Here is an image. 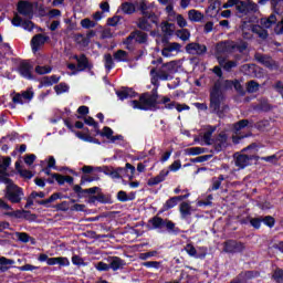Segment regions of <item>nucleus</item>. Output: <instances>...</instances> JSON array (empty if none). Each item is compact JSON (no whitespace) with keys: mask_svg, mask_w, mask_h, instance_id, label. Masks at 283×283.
<instances>
[{"mask_svg":"<svg viewBox=\"0 0 283 283\" xmlns=\"http://www.w3.org/2000/svg\"><path fill=\"white\" fill-rule=\"evenodd\" d=\"M247 48H249V45L245 42H242L238 46L233 42H220L219 44H217V59L221 67L229 71L238 65L234 61L227 62V60L222 57V54H229L231 52H234V50H238L241 53L247 52Z\"/></svg>","mask_w":283,"mask_h":283,"instance_id":"f257e3e1","label":"nucleus"},{"mask_svg":"<svg viewBox=\"0 0 283 283\" xmlns=\"http://www.w3.org/2000/svg\"><path fill=\"white\" fill-rule=\"evenodd\" d=\"M180 67H182V62L180 60H175L163 64L158 72H156V69H151V84L158 85V78L160 81H171V78H174V74H176Z\"/></svg>","mask_w":283,"mask_h":283,"instance_id":"f03ea898","label":"nucleus"},{"mask_svg":"<svg viewBox=\"0 0 283 283\" xmlns=\"http://www.w3.org/2000/svg\"><path fill=\"white\" fill-rule=\"evenodd\" d=\"M163 98H166V96H159L158 88H155L151 95L146 93L139 97V101H132L130 106L133 109H158V105H163L160 103Z\"/></svg>","mask_w":283,"mask_h":283,"instance_id":"7ed1b4c3","label":"nucleus"},{"mask_svg":"<svg viewBox=\"0 0 283 283\" xmlns=\"http://www.w3.org/2000/svg\"><path fill=\"white\" fill-rule=\"evenodd\" d=\"M0 182H3L7 185L6 187V198L9 200V202H12L13 205H19L21 200H23V189H21L19 186L14 185L12 180L8 177H2Z\"/></svg>","mask_w":283,"mask_h":283,"instance_id":"20e7f679","label":"nucleus"},{"mask_svg":"<svg viewBox=\"0 0 283 283\" xmlns=\"http://www.w3.org/2000/svg\"><path fill=\"white\" fill-rule=\"evenodd\" d=\"M222 101H224V96H222V84H220V82H217L210 92L211 109L218 112V109H220Z\"/></svg>","mask_w":283,"mask_h":283,"instance_id":"39448f33","label":"nucleus"},{"mask_svg":"<svg viewBox=\"0 0 283 283\" xmlns=\"http://www.w3.org/2000/svg\"><path fill=\"white\" fill-rule=\"evenodd\" d=\"M127 171H130V175H128V180H134V174H136V167H134L132 164L127 163L125 168H116L112 169L107 172V176H111L114 180L118 178H123Z\"/></svg>","mask_w":283,"mask_h":283,"instance_id":"423d86ee","label":"nucleus"},{"mask_svg":"<svg viewBox=\"0 0 283 283\" xmlns=\"http://www.w3.org/2000/svg\"><path fill=\"white\" fill-rule=\"evenodd\" d=\"M235 10L241 17H247L250 12H258V6L255 2L239 0Z\"/></svg>","mask_w":283,"mask_h":283,"instance_id":"0eeeda50","label":"nucleus"},{"mask_svg":"<svg viewBox=\"0 0 283 283\" xmlns=\"http://www.w3.org/2000/svg\"><path fill=\"white\" fill-rule=\"evenodd\" d=\"M147 43V33L143 31H135L129 34L124 41V45H127V50H132V43Z\"/></svg>","mask_w":283,"mask_h":283,"instance_id":"6e6552de","label":"nucleus"},{"mask_svg":"<svg viewBox=\"0 0 283 283\" xmlns=\"http://www.w3.org/2000/svg\"><path fill=\"white\" fill-rule=\"evenodd\" d=\"M142 13L150 19L153 23H158V15L154 13V3H147V1H142L139 4Z\"/></svg>","mask_w":283,"mask_h":283,"instance_id":"1a4fd4ad","label":"nucleus"},{"mask_svg":"<svg viewBox=\"0 0 283 283\" xmlns=\"http://www.w3.org/2000/svg\"><path fill=\"white\" fill-rule=\"evenodd\" d=\"M34 98V92L31 90L24 91L22 94L17 93L12 96V102L14 105H24V103H30Z\"/></svg>","mask_w":283,"mask_h":283,"instance_id":"9d476101","label":"nucleus"},{"mask_svg":"<svg viewBox=\"0 0 283 283\" xmlns=\"http://www.w3.org/2000/svg\"><path fill=\"white\" fill-rule=\"evenodd\" d=\"M159 103H161V105H165L166 109H177V112L189 111V105L171 102V98L167 96L161 97V101Z\"/></svg>","mask_w":283,"mask_h":283,"instance_id":"9b49d317","label":"nucleus"},{"mask_svg":"<svg viewBox=\"0 0 283 283\" xmlns=\"http://www.w3.org/2000/svg\"><path fill=\"white\" fill-rule=\"evenodd\" d=\"M242 30H243V39H251V32H253L254 34H258L260 39H266V36H269V33L266 32V30H264V28L260 25H253L250 28L249 32H247V24H244Z\"/></svg>","mask_w":283,"mask_h":283,"instance_id":"f8f14e48","label":"nucleus"},{"mask_svg":"<svg viewBox=\"0 0 283 283\" xmlns=\"http://www.w3.org/2000/svg\"><path fill=\"white\" fill-rule=\"evenodd\" d=\"M18 12L22 14V17H27V19H32L34 14V7L30 2L20 1L18 3Z\"/></svg>","mask_w":283,"mask_h":283,"instance_id":"ddd939ff","label":"nucleus"},{"mask_svg":"<svg viewBox=\"0 0 283 283\" xmlns=\"http://www.w3.org/2000/svg\"><path fill=\"white\" fill-rule=\"evenodd\" d=\"M48 41H50V36L45 35V34L34 35L31 40V48H32L33 52H39V50H41V48H43V45H45V43H48Z\"/></svg>","mask_w":283,"mask_h":283,"instance_id":"4468645a","label":"nucleus"},{"mask_svg":"<svg viewBox=\"0 0 283 283\" xmlns=\"http://www.w3.org/2000/svg\"><path fill=\"white\" fill-rule=\"evenodd\" d=\"M186 52L193 56H200L207 52V46L205 44L192 42L186 46Z\"/></svg>","mask_w":283,"mask_h":283,"instance_id":"2eb2a0df","label":"nucleus"},{"mask_svg":"<svg viewBox=\"0 0 283 283\" xmlns=\"http://www.w3.org/2000/svg\"><path fill=\"white\" fill-rule=\"evenodd\" d=\"M245 247L244 243L242 242H237V241H227L224 243L223 251L226 253H242L244 251Z\"/></svg>","mask_w":283,"mask_h":283,"instance_id":"dca6fc26","label":"nucleus"},{"mask_svg":"<svg viewBox=\"0 0 283 283\" xmlns=\"http://www.w3.org/2000/svg\"><path fill=\"white\" fill-rule=\"evenodd\" d=\"M11 23L15 28H19L21 25L24 30H28L29 32H32V30H34V23H32V21H23V19H21L20 15L17 13L11 20Z\"/></svg>","mask_w":283,"mask_h":283,"instance_id":"f3484780","label":"nucleus"},{"mask_svg":"<svg viewBox=\"0 0 283 283\" xmlns=\"http://www.w3.org/2000/svg\"><path fill=\"white\" fill-rule=\"evenodd\" d=\"M253 158V155H245L244 153L235 155V166L239 167V169H244V167H249L251 165V159Z\"/></svg>","mask_w":283,"mask_h":283,"instance_id":"a211bd4d","label":"nucleus"},{"mask_svg":"<svg viewBox=\"0 0 283 283\" xmlns=\"http://www.w3.org/2000/svg\"><path fill=\"white\" fill-rule=\"evenodd\" d=\"M180 48L181 46L179 43H176V42L169 43L168 45H166L163 49L161 54L166 59H169V57L174 56V52H180Z\"/></svg>","mask_w":283,"mask_h":283,"instance_id":"6ab92c4d","label":"nucleus"},{"mask_svg":"<svg viewBox=\"0 0 283 283\" xmlns=\"http://www.w3.org/2000/svg\"><path fill=\"white\" fill-rule=\"evenodd\" d=\"M19 73L23 78H32V65L28 62H22L19 66Z\"/></svg>","mask_w":283,"mask_h":283,"instance_id":"aec40b11","label":"nucleus"},{"mask_svg":"<svg viewBox=\"0 0 283 283\" xmlns=\"http://www.w3.org/2000/svg\"><path fill=\"white\" fill-rule=\"evenodd\" d=\"M169 176V170H161L158 176L150 178L148 180L149 187H154L155 185H160L164 180Z\"/></svg>","mask_w":283,"mask_h":283,"instance_id":"412c9836","label":"nucleus"},{"mask_svg":"<svg viewBox=\"0 0 283 283\" xmlns=\"http://www.w3.org/2000/svg\"><path fill=\"white\" fill-rule=\"evenodd\" d=\"M52 72V65L44 64L41 59L38 60V65L35 66V73L43 75L50 74Z\"/></svg>","mask_w":283,"mask_h":283,"instance_id":"4be33fe9","label":"nucleus"},{"mask_svg":"<svg viewBox=\"0 0 283 283\" xmlns=\"http://www.w3.org/2000/svg\"><path fill=\"white\" fill-rule=\"evenodd\" d=\"M213 132H216V127L208 126L206 128V132L202 135V140L205 145H213V139L211 136H213Z\"/></svg>","mask_w":283,"mask_h":283,"instance_id":"5701e85b","label":"nucleus"},{"mask_svg":"<svg viewBox=\"0 0 283 283\" xmlns=\"http://www.w3.org/2000/svg\"><path fill=\"white\" fill-rule=\"evenodd\" d=\"M113 56L117 63H127L129 61V53L127 51L118 50Z\"/></svg>","mask_w":283,"mask_h":283,"instance_id":"b1692460","label":"nucleus"},{"mask_svg":"<svg viewBox=\"0 0 283 283\" xmlns=\"http://www.w3.org/2000/svg\"><path fill=\"white\" fill-rule=\"evenodd\" d=\"M151 24L158 25V22H153L151 19L144 15V18L139 19L137 25L140 30H149Z\"/></svg>","mask_w":283,"mask_h":283,"instance_id":"393cba45","label":"nucleus"},{"mask_svg":"<svg viewBox=\"0 0 283 283\" xmlns=\"http://www.w3.org/2000/svg\"><path fill=\"white\" fill-rule=\"evenodd\" d=\"M188 19L190 21H193L195 23L200 22L202 19H205V15L202 14V12L198 11V10H189L188 11Z\"/></svg>","mask_w":283,"mask_h":283,"instance_id":"a878e982","label":"nucleus"},{"mask_svg":"<svg viewBox=\"0 0 283 283\" xmlns=\"http://www.w3.org/2000/svg\"><path fill=\"white\" fill-rule=\"evenodd\" d=\"M255 59L256 61H259V63L265 65V67H270V70H273V67H275V62H273L271 57H266L265 55H256Z\"/></svg>","mask_w":283,"mask_h":283,"instance_id":"bb28decb","label":"nucleus"},{"mask_svg":"<svg viewBox=\"0 0 283 283\" xmlns=\"http://www.w3.org/2000/svg\"><path fill=\"white\" fill-rule=\"evenodd\" d=\"M116 94L119 101H125V98L134 97L135 92L132 88H123L122 91H117Z\"/></svg>","mask_w":283,"mask_h":283,"instance_id":"cd10ccee","label":"nucleus"},{"mask_svg":"<svg viewBox=\"0 0 283 283\" xmlns=\"http://www.w3.org/2000/svg\"><path fill=\"white\" fill-rule=\"evenodd\" d=\"M148 224L151 229H163V227H165V220L160 217H155L148 221Z\"/></svg>","mask_w":283,"mask_h":283,"instance_id":"c85d7f7f","label":"nucleus"},{"mask_svg":"<svg viewBox=\"0 0 283 283\" xmlns=\"http://www.w3.org/2000/svg\"><path fill=\"white\" fill-rule=\"evenodd\" d=\"M123 266H125V262H123V260H120V258L114 256L112 259L109 269H112L113 271H118V269H123Z\"/></svg>","mask_w":283,"mask_h":283,"instance_id":"c756f323","label":"nucleus"},{"mask_svg":"<svg viewBox=\"0 0 283 283\" xmlns=\"http://www.w3.org/2000/svg\"><path fill=\"white\" fill-rule=\"evenodd\" d=\"M120 10L124 14H134V12H136V6L132 2H124L120 6Z\"/></svg>","mask_w":283,"mask_h":283,"instance_id":"7c9ffc66","label":"nucleus"},{"mask_svg":"<svg viewBox=\"0 0 283 283\" xmlns=\"http://www.w3.org/2000/svg\"><path fill=\"white\" fill-rule=\"evenodd\" d=\"M76 61H77V71L78 72H83V70H87V57L85 55H81V56H75Z\"/></svg>","mask_w":283,"mask_h":283,"instance_id":"2f4dec72","label":"nucleus"},{"mask_svg":"<svg viewBox=\"0 0 283 283\" xmlns=\"http://www.w3.org/2000/svg\"><path fill=\"white\" fill-rule=\"evenodd\" d=\"M136 198L135 193H130L128 195L127 192L120 190L117 193V200H119V202H128V200H134Z\"/></svg>","mask_w":283,"mask_h":283,"instance_id":"473e14b6","label":"nucleus"},{"mask_svg":"<svg viewBox=\"0 0 283 283\" xmlns=\"http://www.w3.org/2000/svg\"><path fill=\"white\" fill-rule=\"evenodd\" d=\"M179 211L181 213V218H187V216H191V205L188 202H182L179 207Z\"/></svg>","mask_w":283,"mask_h":283,"instance_id":"72a5a7b5","label":"nucleus"},{"mask_svg":"<svg viewBox=\"0 0 283 283\" xmlns=\"http://www.w3.org/2000/svg\"><path fill=\"white\" fill-rule=\"evenodd\" d=\"M104 65L107 72H111L114 69V59L112 57V54L107 53L104 55Z\"/></svg>","mask_w":283,"mask_h":283,"instance_id":"f704fd0d","label":"nucleus"},{"mask_svg":"<svg viewBox=\"0 0 283 283\" xmlns=\"http://www.w3.org/2000/svg\"><path fill=\"white\" fill-rule=\"evenodd\" d=\"M277 21V18L275 14H271L269 18L261 19V25L264 28H271L272 23H275Z\"/></svg>","mask_w":283,"mask_h":283,"instance_id":"c9c22d12","label":"nucleus"},{"mask_svg":"<svg viewBox=\"0 0 283 283\" xmlns=\"http://www.w3.org/2000/svg\"><path fill=\"white\" fill-rule=\"evenodd\" d=\"M186 154L188 156H200V154H205V148L202 147H191L186 149Z\"/></svg>","mask_w":283,"mask_h":283,"instance_id":"e433bc0d","label":"nucleus"},{"mask_svg":"<svg viewBox=\"0 0 283 283\" xmlns=\"http://www.w3.org/2000/svg\"><path fill=\"white\" fill-rule=\"evenodd\" d=\"M185 251H186V253H188V255H190V258H196V259H198V251H197V248L193 247V244L188 243V244L185 247Z\"/></svg>","mask_w":283,"mask_h":283,"instance_id":"4c0bfd02","label":"nucleus"},{"mask_svg":"<svg viewBox=\"0 0 283 283\" xmlns=\"http://www.w3.org/2000/svg\"><path fill=\"white\" fill-rule=\"evenodd\" d=\"M54 90H55L56 94H65L66 92H70V85H67L65 83H60L54 86Z\"/></svg>","mask_w":283,"mask_h":283,"instance_id":"58836bf2","label":"nucleus"},{"mask_svg":"<svg viewBox=\"0 0 283 283\" xmlns=\"http://www.w3.org/2000/svg\"><path fill=\"white\" fill-rule=\"evenodd\" d=\"M177 36L181 39V41H189L191 33H189V30L184 29V30L177 31Z\"/></svg>","mask_w":283,"mask_h":283,"instance_id":"ea45409f","label":"nucleus"},{"mask_svg":"<svg viewBox=\"0 0 283 283\" xmlns=\"http://www.w3.org/2000/svg\"><path fill=\"white\" fill-rule=\"evenodd\" d=\"M178 205V201H176V198L172 197L168 199L164 205V211H169V209H174Z\"/></svg>","mask_w":283,"mask_h":283,"instance_id":"a19ab883","label":"nucleus"},{"mask_svg":"<svg viewBox=\"0 0 283 283\" xmlns=\"http://www.w3.org/2000/svg\"><path fill=\"white\" fill-rule=\"evenodd\" d=\"M222 180H224V176L220 175L218 178H214L212 180V191H218L220 189V186L222 185Z\"/></svg>","mask_w":283,"mask_h":283,"instance_id":"79ce46f5","label":"nucleus"},{"mask_svg":"<svg viewBox=\"0 0 283 283\" xmlns=\"http://www.w3.org/2000/svg\"><path fill=\"white\" fill-rule=\"evenodd\" d=\"M174 21H177V24L179 25V28H187V20L185 19V17H182V14H176L174 17Z\"/></svg>","mask_w":283,"mask_h":283,"instance_id":"37998d69","label":"nucleus"},{"mask_svg":"<svg viewBox=\"0 0 283 283\" xmlns=\"http://www.w3.org/2000/svg\"><path fill=\"white\" fill-rule=\"evenodd\" d=\"M247 90L250 94H254V92H258V90H260V84H258V82H255V81H250L248 83Z\"/></svg>","mask_w":283,"mask_h":283,"instance_id":"c03bdc74","label":"nucleus"},{"mask_svg":"<svg viewBox=\"0 0 283 283\" xmlns=\"http://www.w3.org/2000/svg\"><path fill=\"white\" fill-rule=\"evenodd\" d=\"M273 280L277 283L283 282V270L282 269H276L272 275Z\"/></svg>","mask_w":283,"mask_h":283,"instance_id":"a18cd8bd","label":"nucleus"},{"mask_svg":"<svg viewBox=\"0 0 283 283\" xmlns=\"http://www.w3.org/2000/svg\"><path fill=\"white\" fill-rule=\"evenodd\" d=\"M249 126V120L242 119L239 123L234 125V132L238 134V132H241V129H244V127Z\"/></svg>","mask_w":283,"mask_h":283,"instance_id":"49530a36","label":"nucleus"},{"mask_svg":"<svg viewBox=\"0 0 283 283\" xmlns=\"http://www.w3.org/2000/svg\"><path fill=\"white\" fill-rule=\"evenodd\" d=\"M161 30L163 32H165V34H172L174 32V24L172 23H169V22H165L163 25H161Z\"/></svg>","mask_w":283,"mask_h":283,"instance_id":"de8ad7c7","label":"nucleus"},{"mask_svg":"<svg viewBox=\"0 0 283 283\" xmlns=\"http://www.w3.org/2000/svg\"><path fill=\"white\" fill-rule=\"evenodd\" d=\"M24 213H30V211H27V210H15V211L7 213V216H10L11 218H19V219H21V218H23Z\"/></svg>","mask_w":283,"mask_h":283,"instance_id":"09e8293b","label":"nucleus"},{"mask_svg":"<svg viewBox=\"0 0 283 283\" xmlns=\"http://www.w3.org/2000/svg\"><path fill=\"white\" fill-rule=\"evenodd\" d=\"M81 25L82 28H85L86 30L90 29V28H95L96 27V22L90 20V19H83L81 21Z\"/></svg>","mask_w":283,"mask_h":283,"instance_id":"8fccbe9b","label":"nucleus"},{"mask_svg":"<svg viewBox=\"0 0 283 283\" xmlns=\"http://www.w3.org/2000/svg\"><path fill=\"white\" fill-rule=\"evenodd\" d=\"M166 12L168 14V21H174V18L176 17V11H174V6L168 4L166 7Z\"/></svg>","mask_w":283,"mask_h":283,"instance_id":"3c124183","label":"nucleus"},{"mask_svg":"<svg viewBox=\"0 0 283 283\" xmlns=\"http://www.w3.org/2000/svg\"><path fill=\"white\" fill-rule=\"evenodd\" d=\"M207 258V248L199 247L197 248V259L205 260Z\"/></svg>","mask_w":283,"mask_h":283,"instance_id":"603ef678","label":"nucleus"},{"mask_svg":"<svg viewBox=\"0 0 283 283\" xmlns=\"http://www.w3.org/2000/svg\"><path fill=\"white\" fill-rule=\"evenodd\" d=\"M15 238H18L20 242H30V235H28L25 232H17Z\"/></svg>","mask_w":283,"mask_h":283,"instance_id":"864d4df0","label":"nucleus"},{"mask_svg":"<svg viewBox=\"0 0 283 283\" xmlns=\"http://www.w3.org/2000/svg\"><path fill=\"white\" fill-rule=\"evenodd\" d=\"M14 260L8 259L6 256H0V266H12Z\"/></svg>","mask_w":283,"mask_h":283,"instance_id":"5fc2aeb1","label":"nucleus"},{"mask_svg":"<svg viewBox=\"0 0 283 283\" xmlns=\"http://www.w3.org/2000/svg\"><path fill=\"white\" fill-rule=\"evenodd\" d=\"M143 266H146L147 269H160V262L148 261V262L143 263Z\"/></svg>","mask_w":283,"mask_h":283,"instance_id":"6e6d98bb","label":"nucleus"},{"mask_svg":"<svg viewBox=\"0 0 283 283\" xmlns=\"http://www.w3.org/2000/svg\"><path fill=\"white\" fill-rule=\"evenodd\" d=\"M101 136H105V138H107L109 140L112 138V136H114V130H112V128L106 126L103 128Z\"/></svg>","mask_w":283,"mask_h":283,"instance_id":"4d7b16f0","label":"nucleus"},{"mask_svg":"<svg viewBox=\"0 0 283 283\" xmlns=\"http://www.w3.org/2000/svg\"><path fill=\"white\" fill-rule=\"evenodd\" d=\"M12 163V159L10 157H4L1 159V166L0 169H3L6 171V169H8V167H10V164Z\"/></svg>","mask_w":283,"mask_h":283,"instance_id":"13d9d810","label":"nucleus"},{"mask_svg":"<svg viewBox=\"0 0 283 283\" xmlns=\"http://www.w3.org/2000/svg\"><path fill=\"white\" fill-rule=\"evenodd\" d=\"M262 220V222L264 223V224H266V227H274L275 226V219H273V217H271V216H268V217H265V218H263V219H261Z\"/></svg>","mask_w":283,"mask_h":283,"instance_id":"bf43d9fd","label":"nucleus"},{"mask_svg":"<svg viewBox=\"0 0 283 283\" xmlns=\"http://www.w3.org/2000/svg\"><path fill=\"white\" fill-rule=\"evenodd\" d=\"M72 264H74L75 266H83V264H85V262L83 261V259L78 255H73L72 256Z\"/></svg>","mask_w":283,"mask_h":283,"instance_id":"052dcab7","label":"nucleus"},{"mask_svg":"<svg viewBox=\"0 0 283 283\" xmlns=\"http://www.w3.org/2000/svg\"><path fill=\"white\" fill-rule=\"evenodd\" d=\"M59 266H70V259L65 256H57Z\"/></svg>","mask_w":283,"mask_h":283,"instance_id":"680f3d73","label":"nucleus"},{"mask_svg":"<svg viewBox=\"0 0 283 283\" xmlns=\"http://www.w3.org/2000/svg\"><path fill=\"white\" fill-rule=\"evenodd\" d=\"M250 224L254 228V229H260V227L262 226V219L260 218H253L250 220Z\"/></svg>","mask_w":283,"mask_h":283,"instance_id":"e2e57ef3","label":"nucleus"},{"mask_svg":"<svg viewBox=\"0 0 283 283\" xmlns=\"http://www.w3.org/2000/svg\"><path fill=\"white\" fill-rule=\"evenodd\" d=\"M180 167H182V164L180 160H176L169 166V171H178Z\"/></svg>","mask_w":283,"mask_h":283,"instance_id":"0e129e2a","label":"nucleus"},{"mask_svg":"<svg viewBox=\"0 0 283 283\" xmlns=\"http://www.w3.org/2000/svg\"><path fill=\"white\" fill-rule=\"evenodd\" d=\"M95 269L97 271H109V265L105 262H98L96 265H95Z\"/></svg>","mask_w":283,"mask_h":283,"instance_id":"69168bd1","label":"nucleus"},{"mask_svg":"<svg viewBox=\"0 0 283 283\" xmlns=\"http://www.w3.org/2000/svg\"><path fill=\"white\" fill-rule=\"evenodd\" d=\"M217 140H218L220 147H227V135L226 134H220Z\"/></svg>","mask_w":283,"mask_h":283,"instance_id":"338daca9","label":"nucleus"},{"mask_svg":"<svg viewBox=\"0 0 283 283\" xmlns=\"http://www.w3.org/2000/svg\"><path fill=\"white\" fill-rule=\"evenodd\" d=\"M276 1V14H283V0H275Z\"/></svg>","mask_w":283,"mask_h":283,"instance_id":"774afa93","label":"nucleus"}]
</instances>
